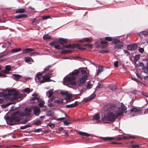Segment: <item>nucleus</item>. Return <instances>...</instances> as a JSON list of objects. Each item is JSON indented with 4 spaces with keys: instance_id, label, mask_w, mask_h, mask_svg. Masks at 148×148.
I'll return each mask as SVG.
<instances>
[{
    "instance_id": "43",
    "label": "nucleus",
    "mask_w": 148,
    "mask_h": 148,
    "mask_svg": "<svg viewBox=\"0 0 148 148\" xmlns=\"http://www.w3.org/2000/svg\"><path fill=\"white\" fill-rule=\"evenodd\" d=\"M47 125L52 128L54 127L55 126V124L54 123H49Z\"/></svg>"
},
{
    "instance_id": "24",
    "label": "nucleus",
    "mask_w": 148,
    "mask_h": 148,
    "mask_svg": "<svg viewBox=\"0 0 148 148\" xmlns=\"http://www.w3.org/2000/svg\"><path fill=\"white\" fill-rule=\"evenodd\" d=\"M81 42H90V39L89 38H85L84 39L81 40Z\"/></svg>"
},
{
    "instance_id": "28",
    "label": "nucleus",
    "mask_w": 148,
    "mask_h": 148,
    "mask_svg": "<svg viewBox=\"0 0 148 148\" xmlns=\"http://www.w3.org/2000/svg\"><path fill=\"white\" fill-rule=\"evenodd\" d=\"M43 38L44 39L47 40L51 39V36L48 34H45L43 36Z\"/></svg>"
},
{
    "instance_id": "46",
    "label": "nucleus",
    "mask_w": 148,
    "mask_h": 148,
    "mask_svg": "<svg viewBox=\"0 0 148 148\" xmlns=\"http://www.w3.org/2000/svg\"><path fill=\"white\" fill-rule=\"evenodd\" d=\"M84 46H85L89 48H91L93 46L92 45L89 44H86L84 45Z\"/></svg>"
},
{
    "instance_id": "57",
    "label": "nucleus",
    "mask_w": 148,
    "mask_h": 148,
    "mask_svg": "<svg viewBox=\"0 0 148 148\" xmlns=\"http://www.w3.org/2000/svg\"><path fill=\"white\" fill-rule=\"evenodd\" d=\"M143 96H145L146 97H148V94L147 93H141Z\"/></svg>"
},
{
    "instance_id": "45",
    "label": "nucleus",
    "mask_w": 148,
    "mask_h": 148,
    "mask_svg": "<svg viewBox=\"0 0 148 148\" xmlns=\"http://www.w3.org/2000/svg\"><path fill=\"white\" fill-rule=\"evenodd\" d=\"M64 123L65 125H68L71 123V122H69L67 121H64Z\"/></svg>"
},
{
    "instance_id": "6",
    "label": "nucleus",
    "mask_w": 148,
    "mask_h": 148,
    "mask_svg": "<svg viewBox=\"0 0 148 148\" xmlns=\"http://www.w3.org/2000/svg\"><path fill=\"white\" fill-rule=\"evenodd\" d=\"M112 43L115 45L114 48L115 49L118 50L121 49L123 47V43L121 41L117 39H114Z\"/></svg>"
},
{
    "instance_id": "2",
    "label": "nucleus",
    "mask_w": 148,
    "mask_h": 148,
    "mask_svg": "<svg viewBox=\"0 0 148 148\" xmlns=\"http://www.w3.org/2000/svg\"><path fill=\"white\" fill-rule=\"evenodd\" d=\"M67 40L62 38H60L58 42L53 41L51 42L49 44V45L51 47H54L56 49H60L62 48L60 45H58V44H60L62 46L66 48H74L75 47L71 44L67 45H64V44H66L67 43Z\"/></svg>"
},
{
    "instance_id": "21",
    "label": "nucleus",
    "mask_w": 148,
    "mask_h": 148,
    "mask_svg": "<svg viewBox=\"0 0 148 148\" xmlns=\"http://www.w3.org/2000/svg\"><path fill=\"white\" fill-rule=\"evenodd\" d=\"M77 133L79 134V135L86 136H90V135L89 134H88L86 133V132H77Z\"/></svg>"
},
{
    "instance_id": "59",
    "label": "nucleus",
    "mask_w": 148,
    "mask_h": 148,
    "mask_svg": "<svg viewBox=\"0 0 148 148\" xmlns=\"http://www.w3.org/2000/svg\"><path fill=\"white\" fill-rule=\"evenodd\" d=\"M73 104H74V106H75H75H77V105H78V104L77 101H75V102L74 103H73Z\"/></svg>"
},
{
    "instance_id": "25",
    "label": "nucleus",
    "mask_w": 148,
    "mask_h": 148,
    "mask_svg": "<svg viewBox=\"0 0 148 148\" xmlns=\"http://www.w3.org/2000/svg\"><path fill=\"white\" fill-rule=\"evenodd\" d=\"M100 118V116L99 114H97L94 115L93 117V119L96 120H98Z\"/></svg>"
},
{
    "instance_id": "60",
    "label": "nucleus",
    "mask_w": 148,
    "mask_h": 148,
    "mask_svg": "<svg viewBox=\"0 0 148 148\" xmlns=\"http://www.w3.org/2000/svg\"><path fill=\"white\" fill-rule=\"evenodd\" d=\"M143 34L146 35L148 34V33L147 32H143Z\"/></svg>"
},
{
    "instance_id": "14",
    "label": "nucleus",
    "mask_w": 148,
    "mask_h": 148,
    "mask_svg": "<svg viewBox=\"0 0 148 148\" xmlns=\"http://www.w3.org/2000/svg\"><path fill=\"white\" fill-rule=\"evenodd\" d=\"M63 95H65L66 94L65 99L67 101H71V99L72 97V95L69 93H61Z\"/></svg>"
},
{
    "instance_id": "33",
    "label": "nucleus",
    "mask_w": 148,
    "mask_h": 148,
    "mask_svg": "<svg viewBox=\"0 0 148 148\" xmlns=\"http://www.w3.org/2000/svg\"><path fill=\"white\" fill-rule=\"evenodd\" d=\"M21 49L20 48H15L11 50V51L12 52H17L20 51Z\"/></svg>"
},
{
    "instance_id": "20",
    "label": "nucleus",
    "mask_w": 148,
    "mask_h": 148,
    "mask_svg": "<svg viewBox=\"0 0 148 148\" xmlns=\"http://www.w3.org/2000/svg\"><path fill=\"white\" fill-rule=\"evenodd\" d=\"M109 88L111 90L114 91L117 89V87L115 85L112 84H110L108 86Z\"/></svg>"
},
{
    "instance_id": "36",
    "label": "nucleus",
    "mask_w": 148,
    "mask_h": 148,
    "mask_svg": "<svg viewBox=\"0 0 148 148\" xmlns=\"http://www.w3.org/2000/svg\"><path fill=\"white\" fill-rule=\"evenodd\" d=\"M5 69L9 73V72L11 70V67L10 66H5Z\"/></svg>"
},
{
    "instance_id": "1",
    "label": "nucleus",
    "mask_w": 148,
    "mask_h": 148,
    "mask_svg": "<svg viewBox=\"0 0 148 148\" xmlns=\"http://www.w3.org/2000/svg\"><path fill=\"white\" fill-rule=\"evenodd\" d=\"M121 106L120 108H117L114 104L111 103L109 105L106 106L105 108V110L106 111H110V112L108 113L107 115H102V120L104 123H107L106 121L113 122L115 121L116 117L121 116L122 114L126 111L127 108L126 106L123 104L121 103Z\"/></svg>"
},
{
    "instance_id": "58",
    "label": "nucleus",
    "mask_w": 148,
    "mask_h": 148,
    "mask_svg": "<svg viewBox=\"0 0 148 148\" xmlns=\"http://www.w3.org/2000/svg\"><path fill=\"white\" fill-rule=\"evenodd\" d=\"M122 140H125L126 139H129V137L124 136L122 138Z\"/></svg>"
},
{
    "instance_id": "9",
    "label": "nucleus",
    "mask_w": 148,
    "mask_h": 148,
    "mask_svg": "<svg viewBox=\"0 0 148 148\" xmlns=\"http://www.w3.org/2000/svg\"><path fill=\"white\" fill-rule=\"evenodd\" d=\"M88 77L87 74L83 75L81 78L79 79L78 81L77 82L79 85H81L82 84H84L87 80Z\"/></svg>"
},
{
    "instance_id": "41",
    "label": "nucleus",
    "mask_w": 148,
    "mask_h": 148,
    "mask_svg": "<svg viewBox=\"0 0 148 148\" xmlns=\"http://www.w3.org/2000/svg\"><path fill=\"white\" fill-rule=\"evenodd\" d=\"M42 129L41 128H38L35 129L33 132H39L41 131Z\"/></svg>"
},
{
    "instance_id": "8",
    "label": "nucleus",
    "mask_w": 148,
    "mask_h": 148,
    "mask_svg": "<svg viewBox=\"0 0 148 148\" xmlns=\"http://www.w3.org/2000/svg\"><path fill=\"white\" fill-rule=\"evenodd\" d=\"M12 78L16 80H17L19 79H21L23 82H25L29 79V78L26 77H23L18 74H13Z\"/></svg>"
},
{
    "instance_id": "52",
    "label": "nucleus",
    "mask_w": 148,
    "mask_h": 148,
    "mask_svg": "<svg viewBox=\"0 0 148 148\" xmlns=\"http://www.w3.org/2000/svg\"><path fill=\"white\" fill-rule=\"evenodd\" d=\"M66 119V118L65 117H62L61 118H58L57 120L58 121H61L63 120H64V119Z\"/></svg>"
},
{
    "instance_id": "13",
    "label": "nucleus",
    "mask_w": 148,
    "mask_h": 148,
    "mask_svg": "<svg viewBox=\"0 0 148 148\" xmlns=\"http://www.w3.org/2000/svg\"><path fill=\"white\" fill-rule=\"evenodd\" d=\"M96 95L93 93L90 96L87 98H84L83 100L85 102H86L87 101H90L93 99L95 97Z\"/></svg>"
},
{
    "instance_id": "4",
    "label": "nucleus",
    "mask_w": 148,
    "mask_h": 148,
    "mask_svg": "<svg viewBox=\"0 0 148 148\" xmlns=\"http://www.w3.org/2000/svg\"><path fill=\"white\" fill-rule=\"evenodd\" d=\"M51 67V66L49 65L44 69V71H42V73H46V74L43 76L42 79L40 81L41 83L50 82L51 81L50 78L52 77V74L51 72L53 71V69H50Z\"/></svg>"
},
{
    "instance_id": "19",
    "label": "nucleus",
    "mask_w": 148,
    "mask_h": 148,
    "mask_svg": "<svg viewBox=\"0 0 148 148\" xmlns=\"http://www.w3.org/2000/svg\"><path fill=\"white\" fill-rule=\"evenodd\" d=\"M25 60L26 62L29 63L31 64V62H34V61L33 59L30 57H26L25 58Z\"/></svg>"
},
{
    "instance_id": "34",
    "label": "nucleus",
    "mask_w": 148,
    "mask_h": 148,
    "mask_svg": "<svg viewBox=\"0 0 148 148\" xmlns=\"http://www.w3.org/2000/svg\"><path fill=\"white\" fill-rule=\"evenodd\" d=\"M92 86V84L90 83V82H88L86 86V88L88 89L91 88Z\"/></svg>"
},
{
    "instance_id": "15",
    "label": "nucleus",
    "mask_w": 148,
    "mask_h": 148,
    "mask_svg": "<svg viewBox=\"0 0 148 148\" xmlns=\"http://www.w3.org/2000/svg\"><path fill=\"white\" fill-rule=\"evenodd\" d=\"M3 91H7L8 92H18V91H16V90L14 88H7L6 89L2 90Z\"/></svg>"
},
{
    "instance_id": "50",
    "label": "nucleus",
    "mask_w": 148,
    "mask_h": 148,
    "mask_svg": "<svg viewBox=\"0 0 148 148\" xmlns=\"http://www.w3.org/2000/svg\"><path fill=\"white\" fill-rule=\"evenodd\" d=\"M139 51L140 53H143L144 51V49L142 48H140L139 49Z\"/></svg>"
},
{
    "instance_id": "64",
    "label": "nucleus",
    "mask_w": 148,
    "mask_h": 148,
    "mask_svg": "<svg viewBox=\"0 0 148 148\" xmlns=\"http://www.w3.org/2000/svg\"><path fill=\"white\" fill-rule=\"evenodd\" d=\"M98 47L99 48H105V47H106V46H102V45L99 46H98Z\"/></svg>"
},
{
    "instance_id": "51",
    "label": "nucleus",
    "mask_w": 148,
    "mask_h": 148,
    "mask_svg": "<svg viewBox=\"0 0 148 148\" xmlns=\"http://www.w3.org/2000/svg\"><path fill=\"white\" fill-rule=\"evenodd\" d=\"M54 92H68L67 91H66L65 92H64L63 91H61L60 90H56V91H55Z\"/></svg>"
},
{
    "instance_id": "62",
    "label": "nucleus",
    "mask_w": 148,
    "mask_h": 148,
    "mask_svg": "<svg viewBox=\"0 0 148 148\" xmlns=\"http://www.w3.org/2000/svg\"><path fill=\"white\" fill-rule=\"evenodd\" d=\"M53 93H49V95L48 96V97L50 98L53 95Z\"/></svg>"
},
{
    "instance_id": "12",
    "label": "nucleus",
    "mask_w": 148,
    "mask_h": 148,
    "mask_svg": "<svg viewBox=\"0 0 148 148\" xmlns=\"http://www.w3.org/2000/svg\"><path fill=\"white\" fill-rule=\"evenodd\" d=\"M137 47V45L135 44L130 45L127 46V49L130 51H132L136 49Z\"/></svg>"
},
{
    "instance_id": "42",
    "label": "nucleus",
    "mask_w": 148,
    "mask_h": 148,
    "mask_svg": "<svg viewBox=\"0 0 148 148\" xmlns=\"http://www.w3.org/2000/svg\"><path fill=\"white\" fill-rule=\"evenodd\" d=\"M101 42L102 44H105L106 46H107L108 45V42H106V40L101 41Z\"/></svg>"
},
{
    "instance_id": "54",
    "label": "nucleus",
    "mask_w": 148,
    "mask_h": 148,
    "mask_svg": "<svg viewBox=\"0 0 148 148\" xmlns=\"http://www.w3.org/2000/svg\"><path fill=\"white\" fill-rule=\"evenodd\" d=\"M1 71L3 73H8V72L5 69Z\"/></svg>"
},
{
    "instance_id": "38",
    "label": "nucleus",
    "mask_w": 148,
    "mask_h": 148,
    "mask_svg": "<svg viewBox=\"0 0 148 148\" xmlns=\"http://www.w3.org/2000/svg\"><path fill=\"white\" fill-rule=\"evenodd\" d=\"M45 104V102L43 101H41L38 104V106L40 108H42L43 107Z\"/></svg>"
},
{
    "instance_id": "61",
    "label": "nucleus",
    "mask_w": 148,
    "mask_h": 148,
    "mask_svg": "<svg viewBox=\"0 0 148 148\" xmlns=\"http://www.w3.org/2000/svg\"><path fill=\"white\" fill-rule=\"evenodd\" d=\"M0 76L1 77H5L6 76L4 74H0Z\"/></svg>"
},
{
    "instance_id": "49",
    "label": "nucleus",
    "mask_w": 148,
    "mask_h": 148,
    "mask_svg": "<svg viewBox=\"0 0 148 148\" xmlns=\"http://www.w3.org/2000/svg\"><path fill=\"white\" fill-rule=\"evenodd\" d=\"M114 65L116 67H117L118 66V62L117 61L115 62L114 63Z\"/></svg>"
},
{
    "instance_id": "39",
    "label": "nucleus",
    "mask_w": 148,
    "mask_h": 148,
    "mask_svg": "<svg viewBox=\"0 0 148 148\" xmlns=\"http://www.w3.org/2000/svg\"><path fill=\"white\" fill-rule=\"evenodd\" d=\"M66 107L67 108H74L75 107L74 106L73 103H72L71 104L66 105Z\"/></svg>"
},
{
    "instance_id": "7",
    "label": "nucleus",
    "mask_w": 148,
    "mask_h": 148,
    "mask_svg": "<svg viewBox=\"0 0 148 148\" xmlns=\"http://www.w3.org/2000/svg\"><path fill=\"white\" fill-rule=\"evenodd\" d=\"M32 109L30 108H25L24 112H21L20 115L22 117H25L27 116H29L30 115Z\"/></svg>"
},
{
    "instance_id": "32",
    "label": "nucleus",
    "mask_w": 148,
    "mask_h": 148,
    "mask_svg": "<svg viewBox=\"0 0 148 148\" xmlns=\"http://www.w3.org/2000/svg\"><path fill=\"white\" fill-rule=\"evenodd\" d=\"M41 123V122L40 120H37L35 121L34 123V124L35 125H38Z\"/></svg>"
},
{
    "instance_id": "31",
    "label": "nucleus",
    "mask_w": 148,
    "mask_h": 148,
    "mask_svg": "<svg viewBox=\"0 0 148 148\" xmlns=\"http://www.w3.org/2000/svg\"><path fill=\"white\" fill-rule=\"evenodd\" d=\"M31 125H27L23 126H21L20 127V129L22 130L26 129L28 127H30Z\"/></svg>"
},
{
    "instance_id": "35",
    "label": "nucleus",
    "mask_w": 148,
    "mask_h": 148,
    "mask_svg": "<svg viewBox=\"0 0 148 148\" xmlns=\"http://www.w3.org/2000/svg\"><path fill=\"white\" fill-rule=\"evenodd\" d=\"M105 39L106 40L110 42L112 41V37L110 36L106 37Z\"/></svg>"
},
{
    "instance_id": "5",
    "label": "nucleus",
    "mask_w": 148,
    "mask_h": 148,
    "mask_svg": "<svg viewBox=\"0 0 148 148\" xmlns=\"http://www.w3.org/2000/svg\"><path fill=\"white\" fill-rule=\"evenodd\" d=\"M19 113V111H16L10 117L9 116L7 117V119L8 120L9 122L11 123L10 124V125H14L15 122L19 121L20 119L17 116Z\"/></svg>"
},
{
    "instance_id": "16",
    "label": "nucleus",
    "mask_w": 148,
    "mask_h": 148,
    "mask_svg": "<svg viewBox=\"0 0 148 148\" xmlns=\"http://www.w3.org/2000/svg\"><path fill=\"white\" fill-rule=\"evenodd\" d=\"M27 16V14H20L16 15L15 18L17 19H22L26 17Z\"/></svg>"
},
{
    "instance_id": "40",
    "label": "nucleus",
    "mask_w": 148,
    "mask_h": 148,
    "mask_svg": "<svg viewBox=\"0 0 148 148\" xmlns=\"http://www.w3.org/2000/svg\"><path fill=\"white\" fill-rule=\"evenodd\" d=\"M113 138H114L113 140H122V138L120 137H113Z\"/></svg>"
},
{
    "instance_id": "22",
    "label": "nucleus",
    "mask_w": 148,
    "mask_h": 148,
    "mask_svg": "<svg viewBox=\"0 0 148 148\" xmlns=\"http://www.w3.org/2000/svg\"><path fill=\"white\" fill-rule=\"evenodd\" d=\"M102 139L105 141H110L112 140H113L114 138L112 137H102L101 138Z\"/></svg>"
},
{
    "instance_id": "29",
    "label": "nucleus",
    "mask_w": 148,
    "mask_h": 148,
    "mask_svg": "<svg viewBox=\"0 0 148 148\" xmlns=\"http://www.w3.org/2000/svg\"><path fill=\"white\" fill-rule=\"evenodd\" d=\"M103 67L102 66H99L98 67V70L97 72V75H98L99 74L102 72L103 71Z\"/></svg>"
},
{
    "instance_id": "26",
    "label": "nucleus",
    "mask_w": 148,
    "mask_h": 148,
    "mask_svg": "<svg viewBox=\"0 0 148 148\" xmlns=\"http://www.w3.org/2000/svg\"><path fill=\"white\" fill-rule=\"evenodd\" d=\"M23 91L25 92H30L32 91L33 89H30L28 88H25L23 90Z\"/></svg>"
},
{
    "instance_id": "17",
    "label": "nucleus",
    "mask_w": 148,
    "mask_h": 148,
    "mask_svg": "<svg viewBox=\"0 0 148 148\" xmlns=\"http://www.w3.org/2000/svg\"><path fill=\"white\" fill-rule=\"evenodd\" d=\"M42 73H38L36 75V78L38 79V81H39L40 83V81L42 80Z\"/></svg>"
},
{
    "instance_id": "23",
    "label": "nucleus",
    "mask_w": 148,
    "mask_h": 148,
    "mask_svg": "<svg viewBox=\"0 0 148 148\" xmlns=\"http://www.w3.org/2000/svg\"><path fill=\"white\" fill-rule=\"evenodd\" d=\"M25 11V10L24 8H20L19 9H16V13H22L24 12Z\"/></svg>"
},
{
    "instance_id": "47",
    "label": "nucleus",
    "mask_w": 148,
    "mask_h": 148,
    "mask_svg": "<svg viewBox=\"0 0 148 148\" xmlns=\"http://www.w3.org/2000/svg\"><path fill=\"white\" fill-rule=\"evenodd\" d=\"M50 18L49 16H44L43 18V20H46Z\"/></svg>"
},
{
    "instance_id": "27",
    "label": "nucleus",
    "mask_w": 148,
    "mask_h": 148,
    "mask_svg": "<svg viewBox=\"0 0 148 148\" xmlns=\"http://www.w3.org/2000/svg\"><path fill=\"white\" fill-rule=\"evenodd\" d=\"M140 109L139 108H134L130 110L131 112H138L140 111Z\"/></svg>"
},
{
    "instance_id": "48",
    "label": "nucleus",
    "mask_w": 148,
    "mask_h": 148,
    "mask_svg": "<svg viewBox=\"0 0 148 148\" xmlns=\"http://www.w3.org/2000/svg\"><path fill=\"white\" fill-rule=\"evenodd\" d=\"M132 146L133 148H138L139 147V145H134L132 144Z\"/></svg>"
},
{
    "instance_id": "53",
    "label": "nucleus",
    "mask_w": 148,
    "mask_h": 148,
    "mask_svg": "<svg viewBox=\"0 0 148 148\" xmlns=\"http://www.w3.org/2000/svg\"><path fill=\"white\" fill-rule=\"evenodd\" d=\"M82 74H85L84 75H86V74H87V75L88 74L87 73L86 71L85 70L82 71Z\"/></svg>"
},
{
    "instance_id": "30",
    "label": "nucleus",
    "mask_w": 148,
    "mask_h": 148,
    "mask_svg": "<svg viewBox=\"0 0 148 148\" xmlns=\"http://www.w3.org/2000/svg\"><path fill=\"white\" fill-rule=\"evenodd\" d=\"M140 56V55H136L135 56L134 60L135 62L139 59Z\"/></svg>"
},
{
    "instance_id": "10",
    "label": "nucleus",
    "mask_w": 148,
    "mask_h": 148,
    "mask_svg": "<svg viewBox=\"0 0 148 148\" xmlns=\"http://www.w3.org/2000/svg\"><path fill=\"white\" fill-rule=\"evenodd\" d=\"M38 95L36 93H34L32 95V96H33V97H31L30 100L34 101V102H32L33 103L35 102H38L39 101L40 99L39 97H37Z\"/></svg>"
},
{
    "instance_id": "11",
    "label": "nucleus",
    "mask_w": 148,
    "mask_h": 148,
    "mask_svg": "<svg viewBox=\"0 0 148 148\" xmlns=\"http://www.w3.org/2000/svg\"><path fill=\"white\" fill-rule=\"evenodd\" d=\"M33 110V113L34 115L36 116H38L41 112L40 108L38 107L34 106L32 107Z\"/></svg>"
},
{
    "instance_id": "44",
    "label": "nucleus",
    "mask_w": 148,
    "mask_h": 148,
    "mask_svg": "<svg viewBox=\"0 0 148 148\" xmlns=\"http://www.w3.org/2000/svg\"><path fill=\"white\" fill-rule=\"evenodd\" d=\"M109 51L108 50H100L99 52L101 53H107Z\"/></svg>"
},
{
    "instance_id": "56",
    "label": "nucleus",
    "mask_w": 148,
    "mask_h": 148,
    "mask_svg": "<svg viewBox=\"0 0 148 148\" xmlns=\"http://www.w3.org/2000/svg\"><path fill=\"white\" fill-rule=\"evenodd\" d=\"M71 51H69V50L65 51H64V54H67V53H69Z\"/></svg>"
},
{
    "instance_id": "55",
    "label": "nucleus",
    "mask_w": 148,
    "mask_h": 148,
    "mask_svg": "<svg viewBox=\"0 0 148 148\" xmlns=\"http://www.w3.org/2000/svg\"><path fill=\"white\" fill-rule=\"evenodd\" d=\"M54 90L53 89H51L48 90L47 92H54Z\"/></svg>"
},
{
    "instance_id": "63",
    "label": "nucleus",
    "mask_w": 148,
    "mask_h": 148,
    "mask_svg": "<svg viewBox=\"0 0 148 148\" xmlns=\"http://www.w3.org/2000/svg\"><path fill=\"white\" fill-rule=\"evenodd\" d=\"M64 130V128L63 127H59V130L60 131H62L63 130Z\"/></svg>"
},
{
    "instance_id": "3",
    "label": "nucleus",
    "mask_w": 148,
    "mask_h": 148,
    "mask_svg": "<svg viewBox=\"0 0 148 148\" xmlns=\"http://www.w3.org/2000/svg\"><path fill=\"white\" fill-rule=\"evenodd\" d=\"M79 73V71L77 70H75L69 75H67L64 79L63 84L66 85H75L76 82L75 81V76Z\"/></svg>"
},
{
    "instance_id": "18",
    "label": "nucleus",
    "mask_w": 148,
    "mask_h": 148,
    "mask_svg": "<svg viewBox=\"0 0 148 148\" xmlns=\"http://www.w3.org/2000/svg\"><path fill=\"white\" fill-rule=\"evenodd\" d=\"M33 51L34 50L31 48H27L23 50L22 53H29Z\"/></svg>"
},
{
    "instance_id": "37",
    "label": "nucleus",
    "mask_w": 148,
    "mask_h": 148,
    "mask_svg": "<svg viewBox=\"0 0 148 148\" xmlns=\"http://www.w3.org/2000/svg\"><path fill=\"white\" fill-rule=\"evenodd\" d=\"M55 102L56 103H57L58 104H61L63 103V100L61 99L56 100L55 101Z\"/></svg>"
}]
</instances>
